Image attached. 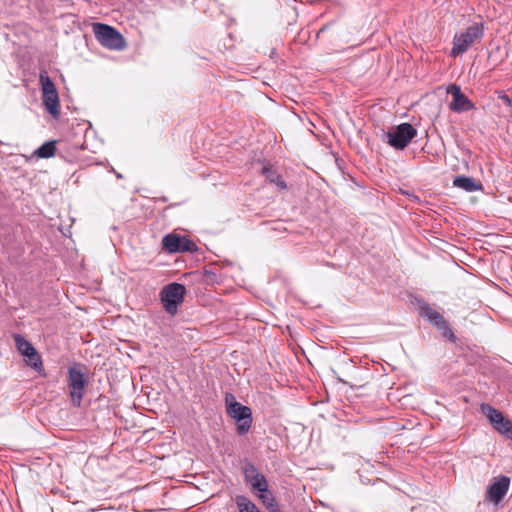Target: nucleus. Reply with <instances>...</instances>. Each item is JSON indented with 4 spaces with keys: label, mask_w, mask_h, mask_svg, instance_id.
<instances>
[{
    "label": "nucleus",
    "mask_w": 512,
    "mask_h": 512,
    "mask_svg": "<svg viewBox=\"0 0 512 512\" xmlns=\"http://www.w3.org/2000/svg\"><path fill=\"white\" fill-rule=\"evenodd\" d=\"M226 413L236 422V433L246 435L253 423L251 408L238 402L231 393L225 395Z\"/></svg>",
    "instance_id": "obj_1"
},
{
    "label": "nucleus",
    "mask_w": 512,
    "mask_h": 512,
    "mask_svg": "<svg viewBox=\"0 0 512 512\" xmlns=\"http://www.w3.org/2000/svg\"><path fill=\"white\" fill-rule=\"evenodd\" d=\"M162 247L169 253L194 252L197 250V246L192 240L173 233L162 238Z\"/></svg>",
    "instance_id": "obj_8"
},
{
    "label": "nucleus",
    "mask_w": 512,
    "mask_h": 512,
    "mask_svg": "<svg viewBox=\"0 0 512 512\" xmlns=\"http://www.w3.org/2000/svg\"><path fill=\"white\" fill-rule=\"evenodd\" d=\"M482 411L494 428L501 434L506 435L512 429V421L490 405H482Z\"/></svg>",
    "instance_id": "obj_11"
},
{
    "label": "nucleus",
    "mask_w": 512,
    "mask_h": 512,
    "mask_svg": "<svg viewBox=\"0 0 512 512\" xmlns=\"http://www.w3.org/2000/svg\"><path fill=\"white\" fill-rule=\"evenodd\" d=\"M13 338L17 350L28 359L32 367L37 368L42 365L38 352L28 340L20 334H14Z\"/></svg>",
    "instance_id": "obj_12"
},
{
    "label": "nucleus",
    "mask_w": 512,
    "mask_h": 512,
    "mask_svg": "<svg viewBox=\"0 0 512 512\" xmlns=\"http://www.w3.org/2000/svg\"><path fill=\"white\" fill-rule=\"evenodd\" d=\"M248 483L258 492H265L266 488H268V482L263 474L252 478Z\"/></svg>",
    "instance_id": "obj_19"
},
{
    "label": "nucleus",
    "mask_w": 512,
    "mask_h": 512,
    "mask_svg": "<svg viewBox=\"0 0 512 512\" xmlns=\"http://www.w3.org/2000/svg\"><path fill=\"white\" fill-rule=\"evenodd\" d=\"M419 314L423 319L430 322L435 328H438L445 321L443 316L426 302L419 303Z\"/></svg>",
    "instance_id": "obj_13"
},
{
    "label": "nucleus",
    "mask_w": 512,
    "mask_h": 512,
    "mask_svg": "<svg viewBox=\"0 0 512 512\" xmlns=\"http://www.w3.org/2000/svg\"><path fill=\"white\" fill-rule=\"evenodd\" d=\"M510 487V478L502 475L495 478L486 489L485 499L494 505H498L507 494Z\"/></svg>",
    "instance_id": "obj_9"
},
{
    "label": "nucleus",
    "mask_w": 512,
    "mask_h": 512,
    "mask_svg": "<svg viewBox=\"0 0 512 512\" xmlns=\"http://www.w3.org/2000/svg\"><path fill=\"white\" fill-rule=\"evenodd\" d=\"M416 135L417 130L410 123L405 122L397 125L393 130L385 132L383 141L396 150H403Z\"/></svg>",
    "instance_id": "obj_4"
},
{
    "label": "nucleus",
    "mask_w": 512,
    "mask_h": 512,
    "mask_svg": "<svg viewBox=\"0 0 512 512\" xmlns=\"http://www.w3.org/2000/svg\"><path fill=\"white\" fill-rule=\"evenodd\" d=\"M508 439L512 440V429L505 435Z\"/></svg>",
    "instance_id": "obj_23"
},
{
    "label": "nucleus",
    "mask_w": 512,
    "mask_h": 512,
    "mask_svg": "<svg viewBox=\"0 0 512 512\" xmlns=\"http://www.w3.org/2000/svg\"><path fill=\"white\" fill-rule=\"evenodd\" d=\"M437 329L441 332L442 336L447 338L450 342H456L457 338L446 321H444Z\"/></svg>",
    "instance_id": "obj_21"
},
{
    "label": "nucleus",
    "mask_w": 512,
    "mask_h": 512,
    "mask_svg": "<svg viewBox=\"0 0 512 512\" xmlns=\"http://www.w3.org/2000/svg\"><path fill=\"white\" fill-rule=\"evenodd\" d=\"M235 502L239 512H260L258 507L244 495H237Z\"/></svg>",
    "instance_id": "obj_15"
},
{
    "label": "nucleus",
    "mask_w": 512,
    "mask_h": 512,
    "mask_svg": "<svg viewBox=\"0 0 512 512\" xmlns=\"http://www.w3.org/2000/svg\"><path fill=\"white\" fill-rule=\"evenodd\" d=\"M42 101L47 112L55 119L60 116L59 96L55 84L46 72L40 73Z\"/></svg>",
    "instance_id": "obj_6"
},
{
    "label": "nucleus",
    "mask_w": 512,
    "mask_h": 512,
    "mask_svg": "<svg viewBox=\"0 0 512 512\" xmlns=\"http://www.w3.org/2000/svg\"><path fill=\"white\" fill-rule=\"evenodd\" d=\"M447 93L452 96L449 108L453 112L462 113L475 108L473 102L461 91L460 86L456 84L448 86Z\"/></svg>",
    "instance_id": "obj_10"
},
{
    "label": "nucleus",
    "mask_w": 512,
    "mask_h": 512,
    "mask_svg": "<svg viewBox=\"0 0 512 512\" xmlns=\"http://www.w3.org/2000/svg\"><path fill=\"white\" fill-rule=\"evenodd\" d=\"M93 31L96 40L104 47L111 50H121L125 46L123 36L113 27L103 24L95 23Z\"/></svg>",
    "instance_id": "obj_7"
},
{
    "label": "nucleus",
    "mask_w": 512,
    "mask_h": 512,
    "mask_svg": "<svg viewBox=\"0 0 512 512\" xmlns=\"http://www.w3.org/2000/svg\"><path fill=\"white\" fill-rule=\"evenodd\" d=\"M260 474L261 473L258 472V469L255 467V465L250 462L246 463L243 467V475L246 482Z\"/></svg>",
    "instance_id": "obj_20"
},
{
    "label": "nucleus",
    "mask_w": 512,
    "mask_h": 512,
    "mask_svg": "<svg viewBox=\"0 0 512 512\" xmlns=\"http://www.w3.org/2000/svg\"><path fill=\"white\" fill-rule=\"evenodd\" d=\"M484 36L483 24L473 23L465 31L455 34L451 56L456 57L465 53L474 43L480 42Z\"/></svg>",
    "instance_id": "obj_2"
},
{
    "label": "nucleus",
    "mask_w": 512,
    "mask_h": 512,
    "mask_svg": "<svg viewBox=\"0 0 512 512\" xmlns=\"http://www.w3.org/2000/svg\"><path fill=\"white\" fill-rule=\"evenodd\" d=\"M499 98L508 106L512 107V95L507 94L500 95Z\"/></svg>",
    "instance_id": "obj_22"
},
{
    "label": "nucleus",
    "mask_w": 512,
    "mask_h": 512,
    "mask_svg": "<svg viewBox=\"0 0 512 512\" xmlns=\"http://www.w3.org/2000/svg\"><path fill=\"white\" fill-rule=\"evenodd\" d=\"M186 288L183 284L173 282L164 286L160 292V300L164 310L174 316L179 305L184 301Z\"/></svg>",
    "instance_id": "obj_5"
},
{
    "label": "nucleus",
    "mask_w": 512,
    "mask_h": 512,
    "mask_svg": "<svg viewBox=\"0 0 512 512\" xmlns=\"http://www.w3.org/2000/svg\"><path fill=\"white\" fill-rule=\"evenodd\" d=\"M259 498L269 512H280L273 494L266 488L265 492H259Z\"/></svg>",
    "instance_id": "obj_16"
},
{
    "label": "nucleus",
    "mask_w": 512,
    "mask_h": 512,
    "mask_svg": "<svg viewBox=\"0 0 512 512\" xmlns=\"http://www.w3.org/2000/svg\"><path fill=\"white\" fill-rule=\"evenodd\" d=\"M455 187L461 188L466 192H475L482 190V184L479 181H475L472 177L468 176H457L453 180Z\"/></svg>",
    "instance_id": "obj_14"
},
{
    "label": "nucleus",
    "mask_w": 512,
    "mask_h": 512,
    "mask_svg": "<svg viewBox=\"0 0 512 512\" xmlns=\"http://www.w3.org/2000/svg\"><path fill=\"white\" fill-rule=\"evenodd\" d=\"M88 381L85 366L75 364L68 369V387L71 402L75 407H80Z\"/></svg>",
    "instance_id": "obj_3"
},
{
    "label": "nucleus",
    "mask_w": 512,
    "mask_h": 512,
    "mask_svg": "<svg viewBox=\"0 0 512 512\" xmlns=\"http://www.w3.org/2000/svg\"><path fill=\"white\" fill-rule=\"evenodd\" d=\"M56 151V142L48 141L42 144L37 150L36 155L39 158H50L55 154Z\"/></svg>",
    "instance_id": "obj_17"
},
{
    "label": "nucleus",
    "mask_w": 512,
    "mask_h": 512,
    "mask_svg": "<svg viewBox=\"0 0 512 512\" xmlns=\"http://www.w3.org/2000/svg\"><path fill=\"white\" fill-rule=\"evenodd\" d=\"M262 172L267 180H269L271 183H275L280 189L287 188L286 182L283 180V178L280 175H277L275 172L271 171L270 168L263 167Z\"/></svg>",
    "instance_id": "obj_18"
}]
</instances>
